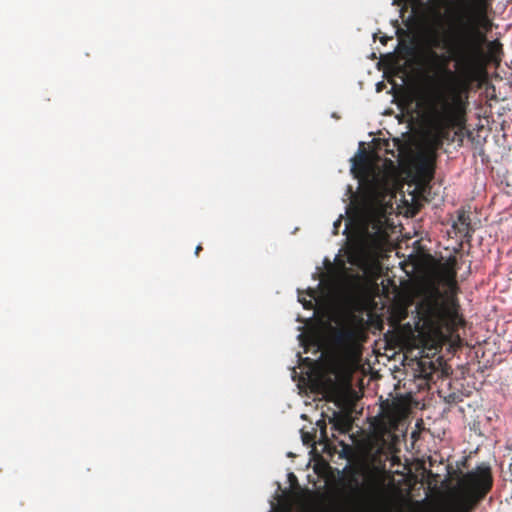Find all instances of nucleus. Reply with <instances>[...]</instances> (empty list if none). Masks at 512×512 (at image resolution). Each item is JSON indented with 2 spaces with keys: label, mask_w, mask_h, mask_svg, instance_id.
<instances>
[{
  "label": "nucleus",
  "mask_w": 512,
  "mask_h": 512,
  "mask_svg": "<svg viewBox=\"0 0 512 512\" xmlns=\"http://www.w3.org/2000/svg\"><path fill=\"white\" fill-rule=\"evenodd\" d=\"M456 398H457V397H456V395H455V394H450V395L446 398V401H447L448 403H453V402H455V401H456Z\"/></svg>",
  "instance_id": "ddd939ff"
},
{
  "label": "nucleus",
  "mask_w": 512,
  "mask_h": 512,
  "mask_svg": "<svg viewBox=\"0 0 512 512\" xmlns=\"http://www.w3.org/2000/svg\"><path fill=\"white\" fill-rule=\"evenodd\" d=\"M420 170L425 174L428 179H431L434 174V163L429 159H423L420 162Z\"/></svg>",
  "instance_id": "1a4fd4ad"
},
{
  "label": "nucleus",
  "mask_w": 512,
  "mask_h": 512,
  "mask_svg": "<svg viewBox=\"0 0 512 512\" xmlns=\"http://www.w3.org/2000/svg\"><path fill=\"white\" fill-rule=\"evenodd\" d=\"M368 167V157L364 151H361L353 158L352 172L364 173Z\"/></svg>",
  "instance_id": "6e6552de"
},
{
  "label": "nucleus",
  "mask_w": 512,
  "mask_h": 512,
  "mask_svg": "<svg viewBox=\"0 0 512 512\" xmlns=\"http://www.w3.org/2000/svg\"><path fill=\"white\" fill-rule=\"evenodd\" d=\"M340 224H341V219H338V220L334 223V228H335V229H338V228H339V226H340Z\"/></svg>",
  "instance_id": "4468645a"
},
{
  "label": "nucleus",
  "mask_w": 512,
  "mask_h": 512,
  "mask_svg": "<svg viewBox=\"0 0 512 512\" xmlns=\"http://www.w3.org/2000/svg\"><path fill=\"white\" fill-rule=\"evenodd\" d=\"M202 250V246L201 245H198L195 249V254L198 256L199 255V252Z\"/></svg>",
  "instance_id": "2eb2a0df"
},
{
  "label": "nucleus",
  "mask_w": 512,
  "mask_h": 512,
  "mask_svg": "<svg viewBox=\"0 0 512 512\" xmlns=\"http://www.w3.org/2000/svg\"><path fill=\"white\" fill-rule=\"evenodd\" d=\"M322 434L326 436L325 428L322 429Z\"/></svg>",
  "instance_id": "a211bd4d"
},
{
  "label": "nucleus",
  "mask_w": 512,
  "mask_h": 512,
  "mask_svg": "<svg viewBox=\"0 0 512 512\" xmlns=\"http://www.w3.org/2000/svg\"><path fill=\"white\" fill-rule=\"evenodd\" d=\"M308 294H309L310 297L315 298V291L309 290Z\"/></svg>",
  "instance_id": "dca6fc26"
},
{
  "label": "nucleus",
  "mask_w": 512,
  "mask_h": 512,
  "mask_svg": "<svg viewBox=\"0 0 512 512\" xmlns=\"http://www.w3.org/2000/svg\"><path fill=\"white\" fill-rule=\"evenodd\" d=\"M452 306H455L454 299H452ZM419 309L428 320L441 318L444 314L450 317H457L455 307L448 308L438 297L430 296L425 298L420 304Z\"/></svg>",
  "instance_id": "7ed1b4c3"
},
{
  "label": "nucleus",
  "mask_w": 512,
  "mask_h": 512,
  "mask_svg": "<svg viewBox=\"0 0 512 512\" xmlns=\"http://www.w3.org/2000/svg\"><path fill=\"white\" fill-rule=\"evenodd\" d=\"M299 302H301L305 309H311L313 307V303L311 300L307 301L306 299H302L299 297Z\"/></svg>",
  "instance_id": "f8f14e48"
},
{
  "label": "nucleus",
  "mask_w": 512,
  "mask_h": 512,
  "mask_svg": "<svg viewBox=\"0 0 512 512\" xmlns=\"http://www.w3.org/2000/svg\"><path fill=\"white\" fill-rule=\"evenodd\" d=\"M442 281L448 287V289L452 295H455L457 293L458 285H457L456 278H453V281H450V280H442Z\"/></svg>",
  "instance_id": "9d476101"
},
{
  "label": "nucleus",
  "mask_w": 512,
  "mask_h": 512,
  "mask_svg": "<svg viewBox=\"0 0 512 512\" xmlns=\"http://www.w3.org/2000/svg\"><path fill=\"white\" fill-rule=\"evenodd\" d=\"M431 55H432L433 57H435V58H439V55H438L436 52H434V51H432V52H431Z\"/></svg>",
  "instance_id": "f3484780"
},
{
  "label": "nucleus",
  "mask_w": 512,
  "mask_h": 512,
  "mask_svg": "<svg viewBox=\"0 0 512 512\" xmlns=\"http://www.w3.org/2000/svg\"><path fill=\"white\" fill-rule=\"evenodd\" d=\"M493 483L492 469L487 463L460 472L451 490L452 512H474L492 490Z\"/></svg>",
  "instance_id": "f03ea898"
},
{
  "label": "nucleus",
  "mask_w": 512,
  "mask_h": 512,
  "mask_svg": "<svg viewBox=\"0 0 512 512\" xmlns=\"http://www.w3.org/2000/svg\"><path fill=\"white\" fill-rule=\"evenodd\" d=\"M503 46L499 40H493L487 44V53H485V65L490 62L498 66L502 60Z\"/></svg>",
  "instance_id": "39448f33"
},
{
  "label": "nucleus",
  "mask_w": 512,
  "mask_h": 512,
  "mask_svg": "<svg viewBox=\"0 0 512 512\" xmlns=\"http://www.w3.org/2000/svg\"><path fill=\"white\" fill-rule=\"evenodd\" d=\"M350 337H351V333H350V332H348V331H339V332L337 333V338H338L339 340L348 339V338H350Z\"/></svg>",
  "instance_id": "9b49d317"
},
{
  "label": "nucleus",
  "mask_w": 512,
  "mask_h": 512,
  "mask_svg": "<svg viewBox=\"0 0 512 512\" xmlns=\"http://www.w3.org/2000/svg\"><path fill=\"white\" fill-rule=\"evenodd\" d=\"M457 270V258L450 256L440 267L442 280L453 281V278H457Z\"/></svg>",
  "instance_id": "423d86ee"
},
{
  "label": "nucleus",
  "mask_w": 512,
  "mask_h": 512,
  "mask_svg": "<svg viewBox=\"0 0 512 512\" xmlns=\"http://www.w3.org/2000/svg\"><path fill=\"white\" fill-rule=\"evenodd\" d=\"M492 1L486 2L485 10L480 13L475 4H467L464 17L457 21L458 25L451 30L449 37L441 45L437 37L431 40L433 47H443L448 56H442L445 64L455 62V71L448 68L447 97L441 98L440 108L430 106L435 124L441 129L463 127L466 122L468 94L472 84L479 80L485 71V33L491 30L492 23L488 18V10Z\"/></svg>",
  "instance_id": "f257e3e1"
},
{
  "label": "nucleus",
  "mask_w": 512,
  "mask_h": 512,
  "mask_svg": "<svg viewBox=\"0 0 512 512\" xmlns=\"http://www.w3.org/2000/svg\"><path fill=\"white\" fill-rule=\"evenodd\" d=\"M333 428L340 433H347L351 429V421L350 419L342 415L341 413H334V416L331 420Z\"/></svg>",
  "instance_id": "0eeeda50"
},
{
  "label": "nucleus",
  "mask_w": 512,
  "mask_h": 512,
  "mask_svg": "<svg viewBox=\"0 0 512 512\" xmlns=\"http://www.w3.org/2000/svg\"><path fill=\"white\" fill-rule=\"evenodd\" d=\"M457 234L465 238L472 236L473 229L471 227V219L465 211H458L457 220L452 225Z\"/></svg>",
  "instance_id": "20e7f679"
}]
</instances>
